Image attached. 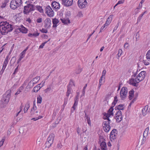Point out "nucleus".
<instances>
[{
	"mask_svg": "<svg viewBox=\"0 0 150 150\" xmlns=\"http://www.w3.org/2000/svg\"><path fill=\"white\" fill-rule=\"evenodd\" d=\"M86 125H84L82 128V132L83 133H85L87 130V128L86 127Z\"/></svg>",
	"mask_w": 150,
	"mask_h": 150,
	"instance_id": "nucleus-44",
	"label": "nucleus"
},
{
	"mask_svg": "<svg viewBox=\"0 0 150 150\" xmlns=\"http://www.w3.org/2000/svg\"><path fill=\"white\" fill-rule=\"evenodd\" d=\"M52 22L53 24L52 27L56 28L58 25L57 24L59 23V21L58 19L54 18L52 19Z\"/></svg>",
	"mask_w": 150,
	"mask_h": 150,
	"instance_id": "nucleus-16",
	"label": "nucleus"
},
{
	"mask_svg": "<svg viewBox=\"0 0 150 150\" xmlns=\"http://www.w3.org/2000/svg\"><path fill=\"white\" fill-rule=\"evenodd\" d=\"M62 4L66 6H71L73 4V0H62Z\"/></svg>",
	"mask_w": 150,
	"mask_h": 150,
	"instance_id": "nucleus-9",
	"label": "nucleus"
},
{
	"mask_svg": "<svg viewBox=\"0 0 150 150\" xmlns=\"http://www.w3.org/2000/svg\"><path fill=\"white\" fill-rule=\"evenodd\" d=\"M122 53V50L121 49L119 50L118 51V54H117V56L118 57H119L121 55Z\"/></svg>",
	"mask_w": 150,
	"mask_h": 150,
	"instance_id": "nucleus-47",
	"label": "nucleus"
},
{
	"mask_svg": "<svg viewBox=\"0 0 150 150\" xmlns=\"http://www.w3.org/2000/svg\"><path fill=\"white\" fill-rule=\"evenodd\" d=\"M25 53L23 51L20 54V56L23 57V58L25 56Z\"/></svg>",
	"mask_w": 150,
	"mask_h": 150,
	"instance_id": "nucleus-58",
	"label": "nucleus"
},
{
	"mask_svg": "<svg viewBox=\"0 0 150 150\" xmlns=\"http://www.w3.org/2000/svg\"><path fill=\"white\" fill-rule=\"evenodd\" d=\"M18 66L15 69V70L13 74H15L18 71Z\"/></svg>",
	"mask_w": 150,
	"mask_h": 150,
	"instance_id": "nucleus-62",
	"label": "nucleus"
},
{
	"mask_svg": "<svg viewBox=\"0 0 150 150\" xmlns=\"http://www.w3.org/2000/svg\"><path fill=\"white\" fill-rule=\"evenodd\" d=\"M23 89V88L22 87H20L19 89L18 90L17 92L16 93L15 95H17L20 93L21 92V90H22Z\"/></svg>",
	"mask_w": 150,
	"mask_h": 150,
	"instance_id": "nucleus-49",
	"label": "nucleus"
},
{
	"mask_svg": "<svg viewBox=\"0 0 150 150\" xmlns=\"http://www.w3.org/2000/svg\"><path fill=\"white\" fill-rule=\"evenodd\" d=\"M52 7L56 9H58L60 8V5L59 3L55 1L53 2L52 4Z\"/></svg>",
	"mask_w": 150,
	"mask_h": 150,
	"instance_id": "nucleus-12",
	"label": "nucleus"
},
{
	"mask_svg": "<svg viewBox=\"0 0 150 150\" xmlns=\"http://www.w3.org/2000/svg\"><path fill=\"white\" fill-rule=\"evenodd\" d=\"M37 110V108L36 107L35 104V103H34L33 104V106L32 108L31 109V111H30V113L31 115H32V116H33V114H34V112H35V111H36Z\"/></svg>",
	"mask_w": 150,
	"mask_h": 150,
	"instance_id": "nucleus-22",
	"label": "nucleus"
},
{
	"mask_svg": "<svg viewBox=\"0 0 150 150\" xmlns=\"http://www.w3.org/2000/svg\"><path fill=\"white\" fill-rule=\"evenodd\" d=\"M78 101H74V103L72 107V108L71 109V112H73L76 109V108L78 105Z\"/></svg>",
	"mask_w": 150,
	"mask_h": 150,
	"instance_id": "nucleus-23",
	"label": "nucleus"
},
{
	"mask_svg": "<svg viewBox=\"0 0 150 150\" xmlns=\"http://www.w3.org/2000/svg\"><path fill=\"white\" fill-rule=\"evenodd\" d=\"M147 106H145L142 110V112L144 116L147 113Z\"/></svg>",
	"mask_w": 150,
	"mask_h": 150,
	"instance_id": "nucleus-24",
	"label": "nucleus"
},
{
	"mask_svg": "<svg viewBox=\"0 0 150 150\" xmlns=\"http://www.w3.org/2000/svg\"><path fill=\"white\" fill-rule=\"evenodd\" d=\"M39 35V33H33V34L30 33L28 35V36L30 37H37Z\"/></svg>",
	"mask_w": 150,
	"mask_h": 150,
	"instance_id": "nucleus-27",
	"label": "nucleus"
},
{
	"mask_svg": "<svg viewBox=\"0 0 150 150\" xmlns=\"http://www.w3.org/2000/svg\"><path fill=\"white\" fill-rule=\"evenodd\" d=\"M72 92L71 88H69L67 87V91L66 92V96L68 97L69 94Z\"/></svg>",
	"mask_w": 150,
	"mask_h": 150,
	"instance_id": "nucleus-26",
	"label": "nucleus"
},
{
	"mask_svg": "<svg viewBox=\"0 0 150 150\" xmlns=\"http://www.w3.org/2000/svg\"><path fill=\"white\" fill-rule=\"evenodd\" d=\"M19 6L17 4H16V2L14 1H11L10 2V7L11 8L13 9H15Z\"/></svg>",
	"mask_w": 150,
	"mask_h": 150,
	"instance_id": "nucleus-14",
	"label": "nucleus"
},
{
	"mask_svg": "<svg viewBox=\"0 0 150 150\" xmlns=\"http://www.w3.org/2000/svg\"><path fill=\"white\" fill-rule=\"evenodd\" d=\"M9 2V0H5L1 6V8H4L6 6V4Z\"/></svg>",
	"mask_w": 150,
	"mask_h": 150,
	"instance_id": "nucleus-35",
	"label": "nucleus"
},
{
	"mask_svg": "<svg viewBox=\"0 0 150 150\" xmlns=\"http://www.w3.org/2000/svg\"><path fill=\"white\" fill-rule=\"evenodd\" d=\"M13 29V25L7 21L1 22L0 23V34L6 35Z\"/></svg>",
	"mask_w": 150,
	"mask_h": 150,
	"instance_id": "nucleus-2",
	"label": "nucleus"
},
{
	"mask_svg": "<svg viewBox=\"0 0 150 150\" xmlns=\"http://www.w3.org/2000/svg\"><path fill=\"white\" fill-rule=\"evenodd\" d=\"M115 108H117V109L119 110H123L124 109L123 105L122 104L120 105H118L117 106H116Z\"/></svg>",
	"mask_w": 150,
	"mask_h": 150,
	"instance_id": "nucleus-39",
	"label": "nucleus"
},
{
	"mask_svg": "<svg viewBox=\"0 0 150 150\" xmlns=\"http://www.w3.org/2000/svg\"><path fill=\"white\" fill-rule=\"evenodd\" d=\"M51 89V87L47 88L44 90L45 93H47L48 91H50Z\"/></svg>",
	"mask_w": 150,
	"mask_h": 150,
	"instance_id": "nucleus-59",
	"label": "nucleus"
},
{
	"mask_svg": "<svg viewBox=\"0 0 150 150\" xmlns=\"http://www.w3.org/2000/svg\"><path fill=\"white\" fill-rule=\"evenodd\" d=\"M129 98L130 100L132 99L134 96V91L132 90L130 91L129 92Z\"/></svg>",
	"mask_w": 150,
	"mask_h": 150,
	"instance_id": "nucleus-25",
	"label": "nucleus"
},
{
	"mask_svg": "<svg viewBox=\"0 0 150 150\" xmlns=\"http://www.w3.org/2000/svg\"><path fill=\"white\" fill-rule=\"evenodd\" d=\"M113 110L114 109L113 107H111L108 110L107 113L104 112L103 113L104 115L103 119L107 120L104 121L103 123V129L105 132H108L111 128L110 125L111 120L110 119L109 117L111 116H113Z\"/></svg>",
	"mask_w": 150,
	"mask_h": 150,
	"instance_id": "nucleus-1",
	"label": "nucleus"
},
{
	"mask_svg": "<svg viewBox=\"0 0 150 150\" xmlns=\"http://www.w3.org/2000/svg\"><path fill=\"white\" fill-rule=\"evenodd\" d=\"M114 118L115 119L117 122H120L122 120V116L121 111L120 110L117 111L115 114Z\"/></svg>",
	"mask_w": 150,
	"mask_h": 150,
	"instance_id": "nucleus-6",
	"label": "nucleus"
},
{
	"mask_svg": "<svg viewBox=\"0 0 150 150\" xmlns=\"http://www.w3.org/2000/svg\"><path fill=\"white\" fill-rule=\"evenodd\" d=\"M54 137V134L51 133L49 136L47 138V140L50 142L51 143H53Z\"/></svg>",
	"mask_w": 150,
	"mask_h": 150,
	"instance_id": "nucleus-17",
	"label": "nucleus"
},
{
	"mask_svg": "<svg viewBox=\"0 0 150 150\" xmlns=\"http://www.w3.org/2000/svg\"><path fill=\"white\" fill-rule=\"evenodd\" d=\"M47 15L50 17H52L54 15V12L53 10L50 11L47 14Z\"/></svg>",
	"mask_w": 150,
	"mask_h": 150,
	"instance_id": "nucleus-34",
	"label": "nucleus"
},
{
	"mask_svg": "<svg viewBox=\"0 0 150 150\" xmlns=\"http://www.w3.org/2000/svg\"><path fill=\"white\" fill-rule=\"evenodd\" d=\"M146 12V11H145L143 13L141 14L138 18L137 19V23H138L142 19V18L143 15Z\"/></svg>",
	"mask_w": 150,
	"mask_h": 150,
	"instance_id": "nucleus-33",
	"label": "nucleus"
},
{
	"mask_svg": "<svg viewBox=\"0 0 150 150\" xmlns=\"http://www.w3.org/2000/svg\"><path fill=\"white\" fill-rule=\"evenodd\" d=\"M35 8H36L37 9L40 13H43L44 11L41 6L38 5H36L35 6Z\"/></svg>",
	"mask_w": 150,
	"mask_h": 150,
	"instance_id": "nucleus-29",
	"label": "nucleus"
},
{
	"mask_svg": "<svg viewBox=\"0 0 150 150\" xmlns=\"http://www.w3.org/2000/svg\"><path fill=\"white\" fill-rule=\"evenodd\" d=\"M119 26V23H118L116 25L115 27H114V28L113 29V32H115L117 28H118V26Z\"/></svg>",
	"mask_w": 150,
	"mask_h": 150,
	"instance_id": "nucleus-53",
	"label": "nucleus"
},
{
	"mask_svg": "<svg viewBox=\"0 0 150 150\" xmlns=\"http://www.w3.org/2000/svg\"><path fill=\"white\" fill-rule=\"evenodd\" d=\"M68 100V97H66L64 98V104L63 105V107H65V105L67 104Z\"/></svg>",
	"mask_w": 150,
	"mask_h": 150,
	"instance_id": "nucleus-43",
	"label": "nucleus"
},
{
	"mask_svg": "<svg viewBox=\"0 0 150 150\" xmlns=\"http://www.w3.org/2000/svg\"><path fill=\"white\" fill-rule=\"evenodd\" d=\"M52 144V143L50 144V142L47 140L45 144V148H49L51 146Z\"/></svg>",
	"mask_w": 150,
	"mask_h": 150,
	"instance_id": "nucleus-32",
	"label": "nucleus"
},
{
	"mask_svg": "<svg viewBox=\"0 0 150 150\" xmlns=\"http://www.w3.org/2000/svg\"><path fill=\"white\" fill-rule=\"evenodd\" d=\"M11 93V90H9L4 94L0 103V106L1 108L5 107L6 105L8 103L10 98Z\"/></svg>",
	"mask_w": 150,
	"mask_h": 150,
	"instance_id": "nucleus-3",
	"label": "nucleus"
},
{
	"mask_svg": "<svg viewBox=\"0 0 150 150\" xmlns=\"http://www.w3.org/2000/svg\"><path fill=\"white\" fill-rule=\"evenodd\" d=\"M18 29L23 33H26L28 31V30L23 25H21L18 28Z\"/></svg>",
	"mask_w": 150,
	"mask_h": 150,
	"instance_id": "nucleus-13",
	"label": "nucleus"
},
{
	"mask_svg": "<svg viewBox=\"0 0 150 150\" xmlns=\"http://www.w3.org/2000/svg\"><path fill=\"white\" fill-rule=\"evenodd\" d=\"M62 22L65 24H68L70 23L71 22L68 18L60 19Z\"/></svg>",
	"mask_w": 150,
	"mask_h": 150,
	"instance_id": "nucleus-20",
	"label": "nucleus"
},
{
	"mask_svg": "<svg viewBox=\"0 0 150 150\" xmlns=\"http://www.w3.org/2000/svg\"><path fill=\"white\" fill-rule=\"evenodd\" d=\"M39 85H38L37 86H35L33 88V90L32 91H33V92H37L41 88V87L39 86Z\"/></svg>",
	"mask_w": 150,
	"mask_h": 150,
	"instance_id": "nucleus-30",
	"label": "nucleus"
},
{
	"mask_svg": "<svg viewBox=\"0 0 150 150\" xmlns=\"http://www.w3.org/2000/svg\"><path fill=\"white\" fill-rule=\"evenodd\" d=\"M129 45L128 43L127 42L125 43L124 46V47L125 48L127 49L128 47H129Z\"/></svg>",
	"mask_w": 150,
	"mask_h": 150,
	"instance_id": "nucleus-55",
	"label": "nucleus"
},
{
	"mask_svg": "<svg viewBox=\"0 0 150 150\" xmlns=\"http://www.w3.org/2000/svg\"><path fill=\"white\" fill-rule=\"evenodd\" d=\"M50 40V39H49L47 41H45L44 42L42 43L41 45L40 46L39 48H42L44 46L45 44L48 41H49Z\"/></svg>",
	"mask_w": 150,
	"mask_h": 150,
	"instance_id": "nucleus-45",
	"label": "nucleus"
},
{
	"mask_svg": "<svg viewBox=\"0 0 150 150\" xmlns=\"http://www.w3.org/2000/svg\"><path fill=\"white\" fill-rule=\"evenodd\" d=\"M40 31L43 33H47V30L44 28H42V29L40 30Z\"/></svg>",
	"mask_w": 150,
	"mask_h": 150,
	"instance_id": "nucleus-52",
	"label": "nucleus"
},
{
	"mask_svg": "<svg viewBox=\"0 0 150 150\" xmlns=\"http://www.w3.org/2000/svg\"><path fill=\"white\" fill-rule=\"evenodd\" d=\"M37 103L40 104L42 101V98L40 95H39L37 97Z\"/></svg>",
	"mask_w": 150,
	"mask_h": 150,
	"instance_id": "nucleus-31",
	"label": "nucleus"
},
{
	"mask_svg": "<svg viewBox=\"0 0 150 150\" xmlns=\"http://www.w3.org/2000/svg\"><path fill=\"white\" fill-rule=\"evenodd\" d=\"M143 63L144 64V65H148L149 64V63L146 60L145 61V60H143Z\"/></svg>",
	"mask_w": 150,
	"mask_h": 150,
	"instance_id": "nucleus-60",
	"label": "nucleus"
},
{
	"mask_svg": "<svg viewBox=\"0 0 150 150\" xmlns=\"http://www.w3.org/2000/svg\"><path fill=\"white\" fill-rule=\"evenodd\" d=\"M87 2L86 0H78V5L81 8H83L86 7L87 5Z\"/></svg>",
	"mask_w": 150,
	"mask_h": 150,
	"instance_id": "nucleus-7",
	"label": "nucleus"
},
{
	"mask_svg": "<svg viewBox=\"0 0 150 150\" xmlns=\"http://www.w3.org/2000/svg\"><path fill=\"white\" fill-rule=\"evenodd\" d=\"M103 77H102V76H101L99 80V83L102 84V81L103 80H104V81L105 78L104 77L103 79Z\"/></svg>",
	"mask_w": 150,
	"mask_h": 150,
	"instance_id": "nucleus-54",
	"label": "nucleus"
},
{
	"mask_svg": "<svg viewBox=\"0 0 150 150\" xmlns=\"http://www.w3.org/2000/svg\"><path fill=\"white\" fill-rule=\"evenodd\" d=\"M113 17V15H110L109 16L107 19L105 25H108L110 23L112 20Z\"/></svg>",
	"mask_w": 150,
	"mask_h": 150,
	"instance_id": "nucleus-18",
	"label": "nucleus"
},
{
	"mask_svg": "<svg viewBox=\"0 0 150 150\" xmlns=\"http://www.w3.org/2000/svg\"><path fill=\"white\" fill-rule=\"evenodd\" d=\"M129 83L135 87H137L138 86V85L135 81L134 79L133 78H132L131 79L129 80Z\"/></svg>",
	"mask_w": 150,
	"mask_h": 150,
	"instance_id": "nucleus-19",
	"label": "nucleus"
},
{
	"mask_svg": "<svg viewBox=\"0 0 150 150\" xmlns=\"http://www.w3.org/2000/svg\"><path fill=\"white\" fill-rule=\"evenodd\" d=\"M38 23H40L42 22V18H40L38 19L36 21Z\"/></svg>",
	"mask_w": 150,
	"mask_h": 150,
	"instance_id": "nucleus-56",
	"label": "nucleus"
},
{
	"mask_svg": "<svg viewBox=\"0 0 150 150\" xmlns=\"http://www.w3.org/2000/svg\"><path fill=\"white\" fill-rule=\"evenodd\" d=\"M149 131V127H148L146 128L144 131L143 134V137H144L145 138L147 136L148 133Z\"/></svg>",
	"mask_w": 150,
	"mask_h": 150,
	"instance_id": "nucleus-28",
	"label": "nucleus"
},
{
	"mask_svg": "<svg viewBox=\"0 0 150 150\" xmlns=\"http://www.w3.org/2000/svg\"><path fill=\"white\" fill-rule=\"evenodd\" d=\"M100 146L101 148L107 147L106 143L104 142H102L100 144Z\"/></svg>",
	"mask_w": 150,
	"mask_h": 150,
	"instance_id": "nucleus-38",
	"label": "nucleus"
},
{
	"mask_svg": "<svg viewBox=\"0 0 150 150\" xmlns=\"http://www.w3.org/2000/svg\"><path fill=\"white\" fill-rule=\"evenodd\" d=\"M40 77L39 76H37L36 77L33 79V84L32 85L31 84H32L31 81L28 84V86H29L30 88H32L34 86V84L36 83L37 82H38L40 80Z\"/></svg>",
	"mask_w": 150,
	"mask_h": 150,
	"instance_id": "nucleus-8",
	"label": "nucleus"
},
{
	"mask_svg": "<svg viewBox=\"0 0 150 150\" xmlns=\"http://www.w3.org/2000/svg\"><path fill=\"white\" fill-rule=\"evenodd\" d=\"M73 85H74V83L73 80H71L70 81L69 84L67 86V87L69 88H71V87Z\"/></svg>",
	"mask_w": 150,
	"mask_h": 150,
	"instance_id": "nucleus-40",
	"label": "nucleus"
},
{
	"mask_svg": "<svg viewBox=\"0 0 150 150\" xmlns=\"http://www.w3.org/2000/svg\"><path fill=\"white\" fill-rule=\"evenodd\" d=\"M45 10V13L47 14L48 12L51 10L52 11V9L50 6H48L46 8Z\"/></svg>",
	"mask_w": 150,
	"mask_h": 150,
	"instance_id": "nucleus-41",
	"label": "nucleus"
},
{
	"mask_svg": "<svg viewBox=\"0 0 150 150\" xmlns=\"http://www.w3.org/2000/svg\"><path fill=\"white\" fill-rule=\"evenodd\" d=\"M82 69L81 68H79L78 69L76 70L75 73L76 74H79L81 72Z\"/></svg>",
	"mask_w": 150,
	"mask_h": 150,
	"instance_id": "nucleus-51",
	"label": "nucleus"
},
{
	"mask_svg": "<svg viewBox=\"0 0 150 150\" xmlns=\"http://www.w3.org/2000/svg\"><path fill=\"white\" fill-rule=\"evenodd\" d=\"M62 146L61 144V143H59L57 144V147L58 148L60 149L62 147Z\"/></svg>",
	"mask_w": 150,
	"mask_h": 150,
	"instance_id": "nucleus-61",
	"label": "nucleus"
},
{
	"mask_svg": "<svg viewBox=\"0 0 150 150\" xmlns=\"http://www.w3.org/2000/svg\"><path fill=\"white\" fill-rule=\"evenodd\" d=\"M146 71H142L138 75L140 79V80H141L142 81L145 78L146 76Z\"/></svg>",
	"mask_w": 150,
	"mask_h": 150,
	"instance_id": "nucleus-15",
	"label": "nucleus"
},
{
	"mask_svg": "<svg viewBox=\"0 0 150 150\" xmlns=\"http://www.w3.org/2000/svg\"><path fill=\"white\" fill-rule=\"evenodd\" d=\"M30 103L29 101L27 102L25 104V107L24 108V112L26 113L27 112L28 110L30 107Z\"/></svg>",
	"mask_w": 150,
	"mask_h": 150,
	"instance_id": "nucleus-21",
	"label": "nucleus"
},
{
	"mask_svg": "<svg viewBox=\"0 0 150 150\" xmlns=\"http://www.w3.org/2000/svg\"><path fill=\"white\" fill-rule=\"evenodd\" d=\"M5 137H3L2 140L0 141V147L2 146L5 140Z\"/></svg>",
	"mask_w": 150,
	"mask_h": 150,
	"instance_id": "nucleus-50",
	"label": "nucleus"
},
{
	"mask_svg": "<svg viewBox=\"0 0 150 150\" xmlns=\"http://www.w3.org/2000/svg\"><path fill=\"white\" fill-rule=\"evenodd\" d=\"M116 129H113L110 133V139H114L116 138L117 134Z\"/></svg>",
	"mask_w": 150,
	"mask_h": 150,
	"instance_id": "nucleus-11",
	"label": "nucleus"
},
{
	"mask_svg": "<svg viewBox=\"0 0 150 150\" xmlns=\"http://www.w3.org/2000/svg\"><path fill=\"white\" fill-rule=\"evenodd\" d=\"M77 132L78 134H80V135H81V134L80 133V130L79 127H78L77 128Z\"/></svg>",
	"mask_w": 150,
	"mask_h": 150,
	"instance_id": "nucleus-63",
	"label": "nucleus"
},
{
	"mask_svg": "<svg viewBox=\"0 0 150 150\" xmlns=\"http://www.w3.org/2000/svg\"><path fill=\"white\" fill-rule=\"evenodd\" d=\"M87 123L89 126H91V121L90 118L88 117H87L86 118Z\"/></svg>",
	"mask_w": 150,
	"mask_h": 150,
	"instance_id": "nucleus-48",
	"label": "nucleus"
},
{
	"mask_svg": "<svg viewBox=\"0 0 150 150\" xmlns=\"http://www.w3.org/2000/svg\"><path fill=\"white\" fill-rule=\"evenodd\" d=\"M42 116L40 115V116H39L38 117H34V118H32L31 119V120H33L34 121H36V120H38L39 119L42 118Z\"/></svg>",
	"mask_w": 150,
	"mask_h": 150,
	"instance_id": "nucleus-46",
	"label": "nucleus"
},
{
	"mask_svg": "<svg viewBox=\"0 0 150 150\" xmlns=\"http://www.w3.org/2000/svg\"><path fill=\"white\" fill-rule=\"evenodd\" d=\"M146 56V59L149 61L150 60V49L147 52Z\"/></svg>",
	"mask_w": 150,
	"mask_h": 150,
	"instance_id": "nucleus-36",
	"label": "nucleus"
},
{
	"mask_svg": "<svg viewBox=\"0 0 150 150\" xmlns=\"http://www.w3.org/2000/svg\"><path fill=\"white\" fill-rule=\"evenodd\" d=\"M106 73V70H104L102 72L101 76L102 77H103L104 76H105V75Z\"/></svg>",
	"mask_w": 150,
	"mask_h": 150,
	"instance_id": "nucleus-57",
	"label": "nucleus"
},
{
	"mask_svg": "<svg viewBox=\"0 0 150 150\" xmlns=\"http://www.w3.org/2000/svg\"><path fill=\"white\" fill-rule=\"evenodd\" d=\"M127 93V88L123 87L122 88L120 92V97L122 100H124L125 98Z\"/></svg>",
	"mask_w": 150,
	"mask_h": 150,
	"instance_id": "nucleus-5",
	"label": "nucleus"
},
{
	"mask_svg": "<svg viewBox=\"0 0 150 150\" xmlns=\"http://www.w3.org/2000/svg\"><path fill=\"white\" fill-rule=\"evenodd\" d=\"M140 79L139 77V76L138 75L137 77L135 78V79H134L135 81L136 82V83H139V82L142 81L141 80H140Z\"/></svg>",
	"mask_w": 150,
	"mask_h": 150,
	"instance_id": "nucleus-42",
	"label": "nucleus"
},
{
	"mask_svg": "<svg viewBox=\"0 0 150 150\" xmlns=\"http://www.w3.org/2000/svg\"><path fill=\"white\" fill-rule=\"evenodd\" d=\"M51 24V21L49 18H46L45 21V27L47 28H50Z\"/></svg>",
	"mask_w": 150,
	"mask_h": 150,
	"instance_id": "nucleus-10",
	"label": "nucleus"
},
{
	"mask_svg": "<svg viewBox=\"0 0 150 150\" xmlns=\"http://www.w3.org/2000/svg\"><path fill=\"white\" fill-rule=\"evenodd\" d=\"M79 96H78V95H76V97L74 98V101H78V99H79Z\"/></svg>",
	"mask_w": 150,
	"mask_h": 150,
	"instance_id": "nucleus-64",
	"label": "nucleus"
},
{
	"mask_svg": "<svg viewBox=\"0 0 150 150\" xmlns=\"http://www.w3.org/2000/svg\"><path fill=\"white\" fill-rule=\"evenodd\" d=\"M14 1L16 2V4H17L19 6L22 4L21 0H15Z\"/></svg>",
	"mask_w": 150,
	"mask_h": 150,
	"instance_id": "nucleus-37",
	"label": "nucleus"
},
{
	"mask_svg": "<svg viewBox=\"0 0 150 150\" xmlns=\"http://www.w3.org/2000/svg\"><path fill=\"white\" fill-rule=\"evenodd\" d=\"M35 9V7L34 5L28 4L24 6L23 13L25 14L28 15L31 12L34 11Z\"/></svg>",
	"mask_w": 150,
	"mask_h": 150,
	"instance_id": "nucleus-4",
	"label": "nucleus"
}]
</instances>
